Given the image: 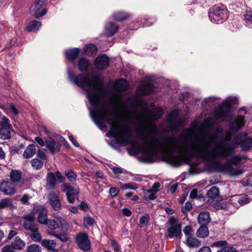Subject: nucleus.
Returning <instances> with one entry per match:
<instances>
[{
    "label": "nucleus",
    "instance_id": "8fccbe9b",
    "mask_svg": "<svg viewBox=\"0 0 252 252\" xmlns=\"http://www.w3.org/2000/svg\"><path fill=\"white\" fill-rule=\"evenodd\" d=\"M239 196H240V200L239 201L240 207L250 202V200L247 195L239 194Z\"/></svg>",
    "mask_w": 252,
    "mask_h": 252
},
{
    "label": "nucleus",
    "instance_id": "b1692460",
    "mask_svg": "<svg viewBox=\"0 0 252 252\" xmlns=\"http://www.w3.org/2000/svg\"><path fill=\"white\" fill-rule=\"evenodd\" d=\"M62 191L65 193L66 196L69 195V194L78 195L79 189L64 183L62 186Z\"/></svg>",
    "mask_w": 252,
    "mask_h": 252
},
{
    "label": "nucleus",
    "instance_id": "a878e982",
    "mask_svg": "<svg viewBox=\"0 0 252 252\" xmlns=\"http://www.w3.org/2000/svg\"><path fill=\"white\" fill-rule=\"evenodd\" d=\"M80 50L78 48H73L65 51V56L68 60L73 62L79 55Z\"/></svg>",
    "mask_w": 252,
    "mask_h": 252
},
{
    "label": "nucleus",
    "instance_id": "5701e85b",
    "mask_svg": "<svg viewBox=\"0 0 252 252\" xmlns=\"http://www.w3.org/2000/svg\"><path fill=\"white\" fill-rule=\"evenodd\" d=\"M211 220L209 213L206 211H203L199 213L197 221L199 224L207 225Z\"/></svg>",
    "mask_w": 252,
    "mask_h": 252
},
{
    "label": "nucleus",
    "instance_id": "49530a36",
    "mask_svg": "<svg viewBox=\"0 0 252 252\" xmlns=\"http://www.w3.org/2000/svg\"><path fill=\"white\" fill-rule=\"evenodd\" d=\"M150 217L149 215H144L141 217L139 220V226L140 227H143L145 226L149 221Z\"/></svg>",
    "mask_w": 252,
    "mask_h": 252
},
{
    "label": "nucleus",
    "instance_id": "9d476101",
    "mask_svg": "<svg viewBox=\"0 0 252 252\" xmlns=\"http://www.w3.org/2000/svg\"><path fill=\"white\" fill-rule=\"evenodd\" d=\"M0 127V138L3 140L8 139L11 137L12 126L9 123V120L6 117L1 119Z\"/></svg>",
    "mask_w": 252,
    "mask_h": 252
},
{
    "label": "nucleus",
    "instance_id": "37998d69",
    "mask_svg": "<svg viewBox=\"0 0 252 252\" xmlns=\"http://www.w3.org/2000/svg\"><path fill=\"white\" fill-rule=\"evenodd\" d=\"M96 221L94 219L90 216H86L84 219V224L86 226H92L95 224Z\"/></svg>",
    "mask_w": 252,
    "mask_h": 252
},
{
    "label": "nucleus",
    "instance_id": "f704fd0d",
    "mask_svg": "<svg viewBox=\"0 0 252 252\" xmlns=\"http://www.w3.org/2000/svg\"><path fill=\"white\" fill-rule=\"evenodd\" d=\"M163 114V111L160 107H157L153 109L150 114L151 118L154 120L159 119Z\"/></svg>",
    "mask_w": 252,
    "mask_h": 252
},
{
    "label": "nucleus",
    "instance_id": "f8f14e48",
    "mask_svg": "<svg viewBox=\"0 0 252 252\" xmlns=\"http://www.w3.org/2000/svg\"><path fill=\"white\" fill-rule=\"evenodd\" d=\"M76 243L79 248L84 251H89L91 249V242L88 235L85 233L80 232L76 235Z\"/></svg>",
    "mask_w": 252,
    "mask_h": 252
},
{
    "label": "nucleus",
    "instance_id": "a18cd8bd",
    "mask_svg": "<svg viewBox=\"0 0 252 252\" xmlns=\"http://www.w3.org/2000/svg\"><path fill=\"white\" fill-rule=\"evenodd\" d=\"M65 175L69 181L73 182L76 180V174L71 170H66Z\"/></svg>",
    "mask_w": 252,
    "mask_h": 252
},
{
    "label": "nucleus",
    "instance_id": "09e8293b",
    "mask_svg": "<svg viewBox=\"0 0 252 252\" xmlns=\"http://www.w3.org/2000/svg\"><path fill=\"white\" fill-rule=\"evenodd\" d=\"M28 252H41V247L36 244H32L29 246L27 248Z\"/></svg>",
    "mask_w": 252,
    "mask_h": 252
},
{
    "label": "nucleus",
    "instance_id": "412c9836",
    "mask_svg": "<svg viewBox=\"0 0 252 252\" xmlns=\"http://www.w3.org/2000/svg\"><path fill=\"white\" fill-rule=\"evenodd\" d=\"M155 90V87L152 83H145L139 86L137 91L142 95H148L152 94Z\"/></svg>",
    "mask_w": 252,
    "mask_h": 252
},
{
    "label": "nucleus",
    "instance_id": "0e129e2a",
    "mask_svg": "<svg viewBox=\"0 0 252 252\" xmlns=\"http://www.w3.org/2000/svg\"><path fill=\"white\" fill-rule=\"evenodd\" d=\"M122 211L123 214L126 217H130L132 214L131 211L128 208H124L122 209Z\"/></svg>",
    "mask_w": 252,
    "mask_h": 252
},
{
    "label": "nucleus",
    "instance_id": "79ce46f5",
    "mask_svg": "<svg viewBox=\"0 0 252 252\" xmlns=\"http://www.w3.org/2000/svg\"><path fill=\"white\" fill-rule=\"evenodd\" d=\"M31 162L32 166L36 170H39L41 169L43 165V162L37 158H33L31 160Z\"/></svg>",
    "mask_w": 252,
    "mask_h": 252
},
{
    "label": "nucleus",
    "instance_id": "39448f33",
    "mask_svg": "<svg viewBox=\"0 0 252 252\" xmlns=\"http://www.w3.org/2000/svg\"><path fill=\"white\" fill-rule=\"evenodd\" d=\"M168 222L170 226L167 229V234L165 236L167 238H178L181 234L182 225L174 216L169 218Z\"/></svg>",
    "mask_w": 252,
    "mask_h": 252
},
{
    "label": "nucleus",
    "instance_id": "052dcab7",
    "mask_svg": "<svg viewBox=\"0 0 252 252\" xmlns=\"http://www.w3.org/2000/svg\"><path fill=\"white\" fill-rule=\"evenodd\" d=\"M15 249L11 245H6L2 248L1 252H15Z\"/></svg>",
    "mask_w": 252,
    "mask_h": 252
},
{
    "label": "nucleus",
    "instance_id": "bf43d9fd",
    "mask_svg": "<svg viewBox=\"0 0 252 252\" xmlns=\"http://www.w3.org/2000/svg\"><path fill=\"white\" fill-rule=\"evenodd\" d=\"M220 252H237V250L234 247L231 246H225L222 248Z\"/></svg>",
    "mask_w": 252,
    "mask_h": 252
},
{
    "label": "nucleus",
    "instance_id": "4c0bfd02",
    "mask_svg": "<svg viewBox=\"0 0 252 252\" xmlns=\"http://www.w3.org/2000/svg\"><path fill=\"white\" fill-rule=\"evenodd\" d=\"M244 18H245L246 26L247 27L252 29V11H247L244 15Z\"/></svg>",
    "mask_w": 252,
    "mask_h": 252
},
{
    "label": "nucleus",
    "instance_id": "3c124183",
    "mask_svg": "<svg viewBox=\"0 0 252 252\" xmlns=\"http://www.w3.org/2000/svg\"><path fill=\"white\" fill-rule=\"evenodd\" d=\"M228 245V243L225 240H220L213 243L211 246L216 248H224Z\"/></svg>",
    "mask_w": 252,
    "mask_h": 252
},
{
    "label": "nucleus",
    "instance_id": "473e14b6",
    "mask_svg": "<svg viewBox=\"0 0 252 252\" xmlns=\"http://www.w3.org/2000/svg\"><path fill=\"white\" fill-rule=\"evenodd\" d=\"M186 243L190 248H197L201 245L200 241L192 236L187 238Z\"/></svg>",
    "mask_w": 252,
    "mask_h": 252
},
{
    "label": "nucleus",
    "instance_id": "7ed1b4c3",
    "mask_svg": "<svg viewBox=\"0 0 252 252\" xmlns=\"http://www.w3.org/2000/svg\"><path fill=\"white\" fill-rule=\"evenodd\" d=\"M220 158H215L213 161H204L208 163L207 166L210 169L217 172L225 173L231 176H238L243 173L242 169L238 167H233L232 164L235 165L239 164L242 159L246 158L244 156H234L229 160H227L226 162L224 163H221L218 160ZM221 158L224 159V158Z\"/></svg>",
    "mask_w": 252,
    "mask_h": 252
},
{
    "label": "nucleus",
    "instance_id": "f3484780",
    "mask_svg": "<svg viewBox=\"0 0 252 252\" xmlns=\"http://www.w3.org/2000/svg\"><path fill=\"white\" fill-rule=\"evenodd\" d=\"M127 88V83L125 80L121 79L117 81L114 85V89L116 91V92L114 94V96L119 100H121L122 98L121 92L126 90Z\"/></svg>",
    "mask_w": 252,
    "mask_h": 252
},
{
    "label": "nucleus",
    "instance_id": "0eeeda50",
    "mask_svg": "<svg viewBox=\"0 0 252 252\" xmlns=\"http://www.w3.org/2000/svg\"><path fill=\"white\" fill-rule=\"evenodd\" d=\"M230 103L227 100L223 101V103L213 112V116L216 120H223L230 115Z\"/></svg>",
    "mask_w": 252,
    "mask_h": 252
},
{
    "label": "nucleus",
    "instance_id": "c85d7f7f",
    "mask_svg": "<svg viewBox=\"0 0 252 252\" xmlns=\"http://www.w3.org/2000/svg\"><path fill=\"white\" fill-rule=\"evenodd\" d=\"M9 177L13 184L14 183H18L22 179V173L17 170H12L10 173Z\"/></svg>",
    "mask_w": 252,
    "mask_h": 252
},
{
    "label": "nucleus",
    "instance_id": "aec40b11",
    "mask_svg": "<svg viewBox=\"0 0 252 252\" xmlns=\"http://www.w3.org/2000/svg\"><path fill=\"white\" fill-rule=\"evenodd\" d=\"M45 145L52 154L60 151L61 147V144L56 143L54 139L50 137L46 139Z\"/></svg>",
    "mask_w": 252,
    "mask_h": 252
},
{
    "label": "nucleus",
    "instance_id": "393cba45",
    "mask_svg": "<svg viewBox=\"0 0 252 252\" xmlns=\"http://www.w3.org/2000/svg\"><path fill=\"white\" fill-rule=\"evenodd\" d=\"M118 26L114 23H109L105 28V33L107 36H111L117 32Z\"/></svg>",
    "mask_w": 252,
    "mask_h": 252
},
{
    "label": "nucleus",
    "instance_id": "4468645a",
    "mask_svg": "<svg viewBox=\"0 0 252 252\" xmlns=\"http://www.w3.org/2000/svg\"><path fill=\"white\" fill-rule=\"evenodd\" d=\"M0 190L5 195H12L16 192L15 185L9 181H3L0 184Z\"/></svg>",
    "mask_w": 252,
    "mask_h": 252
},
{
    "label": "nucleus",
    "instance_id": "ea45409f",
    "mask_svg": "<svg viewBox=\"0 0 252 252\" xmlns=\"http://www.w3.org/2000/svg\"><path fill=\"white\" fill-rule=\"evenodd\" d=\"M129 16V15L127 13L118 12L113 15V18L116 20L121 21L127 19Z\"/></svg>",
    "mask_w": 252,
    "mask_h": 252
},
{
    "label": "nucleus",
    "instance_id": "423d86ee",
    "mask_svg": "<svg viewBox=\"0 0 252 252\" xmlns=\"http://www.w3.org/2000/svg\"><path fill=\"white\" fill-rule=\"evenodd\" d=\"M235 142L239 145L243 151L252 149V137L248 136L245 132H241L234 138Z\"/></svg>",
    "mask_w": 252,
    "mask_h": 252
},
{
    "label": "nucleus",
    "instance_id": "680f3d73",
    "mask_svg": "<svg viewBox=\"0 0 252 252\" xmlns=\"http://www.w3.org/2000/svg\"><path fill=\"white\" fill-rule=\"evenodd\" d=\"M120 191V189L117 188L112 187L109 189V193L113 197L116 196Z\"/></svg>",
    "mask_w": 252,
    "mask_h": 252
},
{
    "label": "nucleus",
    "instance_id": "5fc2aeb1",
    "mask_svg": "<svg viewBox=\"0 0 252 252\" xmlns=\"http://www.w3.org/2000/svg\"><path fill=\"white\" fill-rule=\"evenodd\" d=\"M203 124L206 128H209L214 126L215 122L212 117H209L205 119Z\"/></svg>",
    "mask_w": 252,
    "mask_h": 252
},
{
    "label": "nucleus",
    "instance_id": "e2e57ef3",
    "mask_svg": "<svg viewBox=\"0 0 252 252\" xmlns=\"http://www.w3.org/2000/svg\"><path fill=\"white\" fill-rule=\"evenodd\" d=\"M7 109L11 112H12L15 115H17L18 114V111L15 108L14 105L9 104L7 106Z\"/></svg>",
    "mask_w": 252,
    "mask_h": 252
},
{
    "label": "nucleus",
    "instance_id": "c9c22d12",
    "mask_svg": "<svg viewBox=\"0 0 252 252\" xmlns=\"http://www.w3.org/2000/svg\"><path fill=\"white\" fill-rule=\"evenodd\" d=\"M48 234L53 236L58 239H59L60 241L63 242H65L69 240V238L67 237L65 234L63 233H56L54 231H47Z\"/></svg>",
    "mask_w": 252,
    "mask_h": 252
},
{
    "label": "nucleus",
    "instance_id": "338daca9",
    "mask_svg": "<svg viewBox=\"0 0 252 252\" xmlns=\"http://www.w3.org/2000/svg\"><path fill=\"white\" fill-rule=\"evenodd\" d=\"M34 140L41 147H43L45 145V142L40 137H35L34 138Z\"/></svg>",
    "mask_w": 252,
    "mask_h": 252
},
{
    "label": "nucleus",
    "instance_id": "6e6d98bb",
    "mask_svg": "<svg viewBox=\"0 0 252 252\" xmlns=\"http://www.w3.org/2000/svg\"><path fill=\"white\" fill-rule=\"evenodd\" d=\"M183 232L187 238L192 236L193 232L190 225H187L185 227Z\"/></svg>",
    "mask_w": 252,
    "mask_h": 252
},
{
    "label": "nucleus",
    "instance_id": "6e6552de",
    "mask_svg": "<svg viewBox=\"0 0 252 252\" xmlns=\"http://www.w3.org/2000/svg\"><path fill=\"white\" fill-rule=\"evenodd\" d=\"M46 0H35L34 3L32 5L30 9V13L36 18H39L45 15L47 13V9L43 8L40 12L39 9L43 6Z\"/></svg>",
    "mask_w": 252,
    "mask_h": 252
},
{
    "label": "nucleus",
    "instance_id": "de8ad7c7",
    "mask_svg": "<svg viewBox=\"0 0 252 252\" xmlns=\"http://www.w3.org/2000/svg\"><path fill=\"white\" fill-rule=\"evenodd\" d=\"M12 202L10 199L5 198L0 200V210L10 206Z\"/></svg>",
    "mask_w": 252,
    "mask_h": 252
},
{
    "label": "nucleus",
    "instance_id": "6ab92c4d",
    "mask_svg": "<svg viewBox=\"0 0 252 252\" xmlns=\"http://www.w3.org/2000/svg\"><path fill=\"white\" fill-rule=\"evenodd\" d=\"M95 65L98 69L103 70L109 65V59L105 55L96 58L95 61Z\"/></svg>",
    "mask_w": 252,
    "mask_h": 252
},
{
    "label": "nucleus",
    "instance_id": "a211bd4d",
    "mask_svg": "<svg viewBox=\"0 0 252 252\" xmlns=\"http://www.w3.org/2000/svg\"><path fill=\"white\" fill-rule=\"evenodd\" d=\"M48 200L49 204L55 211H59L62 208V203L59 196L54 192L49 194Z\"/></svg>",
    "mask_w": 252,
    "mask_h": 252
},
{
    "label": "nucleus",
    "instance_id": "1a4fd4ad",
    "mask_svg": "<svg viewBox=\"0 0 252 252\" xmlns=\"http://www.w3.org/2000/svg\"><path fill=\"white\" fill-rule=\"evenodd\" d=\"M179 115L178 110H174L168 116L167 120L171 130H177L182 125V121L179 118Z\"/></svg>",
    "mask_w": 252,
    "mask_h": 252
},
{
    "label": "nucleus",
    "instance_id": "dca6fc26",
    "mask_svg": "<svg viewBox=\"0 0 252 252\" xmlns=\"http://www.w3.org/2000/svg\"><path fill=\"white\" fill-rule=\"evenodd\" d=\"M208 199L207 202L212 205H214L219 202V190L216 187H213L207 192Z\"/></svg>",
    "mask_w": 252,
    "mask_h": 252
},
{
    "label": "nucleus",
    "instance_id": "864d4df0",
    "mask_svg": "<svg viewBox=\"0 0 252 252\" xmlns=\"http://www.w3.org/2000/svg\"><path fill=\"white\" fill-rule=\"evenodd\" d=\"M160 183H155L151 189H146V191L147 192H155L156 193L159 191V188H160Z\"/></svg>",
    "mask_w": 252,
    "mask_h": 252
},
{
    "label": "nucleus",
    "instance_id": "9b49d317",
    "mask_svg": "<svg viewBox=\"0 0 252 252\" xmlns=\"http://www.w3.org/2000/svg\"><path fill=\"white\" fill-rule=\"evenodd\" d=\"M32 214L35 217L37 216V222L40 224H44L48 220V210L44 206L39 205L34 207Z\"/></svg>",
    "mask_w": 252,
    "mask_h": 252
},
{
    "label": "nucleus",
    "instance_id": "72a5a7b5",
    "mask_svg": "<svg viewBox=\"0 0 252 252\" xmlns=\"http://www.w3.org/2000/svg\"><path fill=\"white\" fill-rule=\"evenodd\" d=\"M11 245L15 250H22L25 246V243L19 237H16L14 240L11 243Z\"/></svg>",
    "mask_w": 252,
    "mask_h": 252
},
{
    "label": "nucleus",
    "instance_id": "f03ea898",
    "mask_svg": "<svg viewBox=\"0 0 252 252\" xmlns=\"http://www.w3.org/2000/svg\"><path fill=\"white\" fill-rule=\"evenodd\" d=\"M67 74L72 82L86 92V96L91 104L90 114L94 122L102 129L105 127L106 121L110 126V131L106 135L118 138L124 146L127 145L130 141L131 131L128 126H120L109 118L110 111L103 100L104 90L99 77H90L88 74H80L75 76L69 69Z\"/></svg>",
    "mask_w": 252,
    "mask_h": 252
},
{
    "label": "nucleus",
    "instance_id": "774afa93",
    "mask_svg": "<svg viewBox=\"0 0 252 252\" xmlns=\"http://www.w3.org/2000/svg\"><path fill=\"white\" fill-rule=\"evenodd\" d=\"M31 197L30 196V195L28 194H24L21 199V201L23 203H28L29 200L30 198H31Z\"/></svg>",
    "mask_w": 252,
    "mask_h": 252
},
{
    "label": "nucleus",
    "instance_id": "58836bf2",
    "mask_svg": "<svg viewBox=\"0 0 252 252\" xmlns=\"http://www.w3.org/2000/svg\"><path fill=\"white\" fill-rule=\"evenodd\" d=\"M41 244L43 246L49 250L54 249L56 246V243L54 240H49L44 239L42 241Z\"/></svg>",
    "mask_w": 252,
    "mask_h": 252
},
{
    "label": "nucleus",
    "instance_id": "c03bdc74",
    "mask_svg": "<svg viewBox=\"0 0 252 252\" xmlns=\"http://www.w3.org/2000/svg\"><path fill=\"white\" fill-rule=\"evenodd\" d=\"M122 189H136L138 186V185L133 182H130L127 184H122L121 186Z\"/></svg>",
    "mask_w": 252,
    "mask_h": 252
},
{
    "label": "nucleus",
    "instance_id": "f257e3e1",
    "mask_svg": "<svg viewBox=\"0 0 252 252\" xmlns=\"http://www.w3.org/2000/svg\"><path fill=\"white\" fill-rule=\"evenodd\" d=\"M148 117L145 114L129 110V122L136 126V131L142 142L141 145L133 142L132 149L135 154L142 153L143 157L148 161L152 160L158 153H162L163 161L179 166L181 165L180 155L188 156L191 154L203 161H213L215 158H226L235 152V147L227 143L232 138L230 131L226 132L224 140L217 143L216 132H204L193 141L189 139V133L187 131L182 132L178 137L169 136L159 139L148 132Z\"/></svg>",
    "mask_w": 252,
    "mask_h": 252
},
{
    "label": "nucleus",
    "instance_id": "13d9d810",
    "mask_svg": "<svg viewBox=\"0 0 252 252\" xmlns=\"http://www.w3.org/2000/svg\"><path fill=\"white\" fill-rule=\"evenodd\" d=\"M192 208V205L189 202H187L185 205L181 209V212L185 214L186 213L187 211H189V210H190Z\"/></svg>",
    "mask_w": 252,
    "mask_h": 252
},
{
    "label": "nucleus",
    "instance_id": "4be33fe9",
    "mask_svg": "<svg viewBox=\"0 0 252 252\" xmlns=\"http://www.w3.org/2000/svg\"><path fill=\"white\" fill-rule=\"evenodd\" d=\"M46 189L47 190H52L55 187L56 179L55 175L52 172L49 173L46 177Z\"/></svg>",
    "mask_w": 252,
    "mask_h": 252
},
{
    "label": "nucleus",
    "instance_id": "cd10ccee",
    "mask_svg": "<svg viewBox=\"0 0 252 252\" xmlns=\"http://www.w3.org/2000/svg\"><path fill=\"white\" fill-rule=\"evenodd\" d=\"M35 147L34 144H30L25 149L23 156L25 158H30L32 157L35 153Z\"/></svg>",
    "mask_w": 252,
    "mask_h": 252
},
{
    "label": "nucleus",
    "instance_id": "2eb2a0df",
    "mask_svg": "<svg viewBox=\"0 0 252 252\" xmlns=\"http://www.w3.org/2000/svg\"><path fill=\"white\" fill-rule=\"evenodd\" d=\"M239 113L240 114L238 115L235 120L233 121L232 124V129L235 130H238L241 127H242L245 125V117L243 115L247 113L246 110L245 108H242L240 109Z\"/></svg>",
    "mask_w": 252,
    "mask_h": 252
},
{
    "label": "nucleus",
    "instance_id": "69168bd1",
    "mask_svg": "<svg viewBox=\"0 0 252 252\" xmlns=\"http://www.w3.org/2000/svg\"><path fill=\"white\" fill-rule=\"evenodd\" d=\"M77 195L69 194V195L66 196L67 201L69 203H73L75 201L76 196Z\"/></svg>",
    "mask_w": 252,
    "mask_h": 252
},
{
    "label": "nucleus",
    "instance_id": "4d7b16f0",
    "mask_svg": "<svg viewBox=\"0 0 252 252\" xmlns=\"http://www.w3.org/2000/svg\"><path fill=\"white\" fill-rule=\"evenodd\" d=\"M240 200V196L239 195H236L233 196L231 199L230 202L235 207V208H239L240 207L239 201Z\"/></svg>",
    "mask_w": 252,
    "mask_h": 252
},
{
    "label": "nucleus",
    "instance_id": "bb28decb",
    "mask_svg": "<svg viewBox=\"0 0 252 252\" xmlns=\"http://www.w3.org/2000/svg\"><path fill=\"white\" fill-rule=\"evenodd\" d=\"M41 26V22L36 20H33L28 24L26 30L28 32H35L37 31Z\"/></svg>",
    "mask_w": 252,
    "mask_h": 252
},
{
    "label": "nucleus",
    "instance_id": "7c9ffc66",
    "mask_svg": "<svg viewBox=\"0 0 252 252\" xmlns=\"http://www.w3.org/2000/svg\"><path fill=\"white\" fill-rule=\"evenodd\" d=\"M84 50L87 55L91 56L96 54L97 47L94 44H89L84 47Z\"/></svg>",
    "mask_w": 252,
    "mask_h": 252
},
{
    "label": "nucleus",
    "instance_id": "603ef678",
    "mask_svg": "<svg viewBox=\"0 0 252 252\" xmlns=\"http://www.w3.org/2000/svg\"><path fill=\"white\" fill-rule=\"evenodd\" d=\"M32 232V234L31 235V238L33 241L37 242H39L41 241V236L38 232V230Z\"/></svg>",
    "mask_w": 252,
    "mask_h": 252
},
{
    "label": "nucleus",
    "instance_id": "e433bc0d",
    "mask_svg": "<svg viewBox=\"0 0 252 252\" xmlns=\"http://www.w3.org/2000/svg\"><path fill=\"white\" fill-rule=\"evenodd\" d=\"M44 224L47 225L49 227L50 230H48V231H53V230L60 228L58 222L54 220H47Z\"/></svg>",
    "mask_w": 252,
    "mask_h": 252
},
{
    "label": "nucleus",
    "instance_id": "a19ab883",
    "mask_svg": "<svg viewBox=\"0 0 252 252\" xmlns=\"http://www.w3.org/2000/svg\"><path fill=\"white\" fill-rule=\"evenodd\" d=\"M58 223H59L60 227L62 229L66 230L68 228V225L65 220L61 216H57L56 217Z\"/></svg>",
    "mask_w": 252,
    "mask_h": 252
},
{
    "label": "nucleus",
    "instance_id": "20e7f679",
    "mask_svg": "<svg viewBox=\"0 0 252 252\" xmlns=\"http://www.w3.org/2000/svg\"><path fill=\"white\" fill-rule=\"evenodd\" d=\"M210 21L215 24H221L228 18V10L223 5H215L208 11Z\"/></svg>",
    "mask_w": 252,
    "mask_h": 252
},
{
    "label": "nucleus",
    "instance_id": "c756f323",
    "mask_svg": "<svg viewBox=\"0 0 252 252\" xmlns=\"http://www.w3.org/2000/svg\"><path fill=\"white\" fill-rule=\"evenodd\" d=\"M90 65L89 61L86 58L83 57L79 60L78 68L81 71H86Z\"/></svg>",
    "mask_w": 252,
    "mask_h": 252
},
{
    "label": "nucleus",
    "instance_id": "2f4dec72",
    "mask_svg": "<svg viewBox=\"0 0 252 252\" xmlns=\"http://www.w3.org/2000/svg\"><path fill=\"white\" fill-rule=\"evenodd\" d=\"M209 232L207 225H201L198 229L196 235L198 237L205 238L209 235Z\"/></svg>",
    "mask_w": 252,
    "mask_h": 252
},
{
    "label": "nucleus",
    "instance_id": "ddd939ff",
    "mask_svg": "<svg viewBox=\"0 0 252 252\" xmlns=\"http://www.w3.org/2000/svg\"><path fill=\"white\" fill-rule=\"evenodd\" d=\"M24 222L23 227L25 229L31 232H35L38 230V225L34 222L35 220V216L32 213L26 215L24 217Z\"/></svg>",
    "mask_w": 252,
    "mask_h": 252
}]
</instances>
